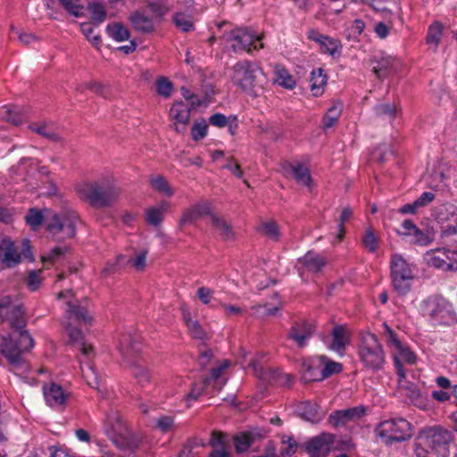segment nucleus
I'll return each instance as SVG.
<instances>
[{
	"label": "nucleus",
	"instance_id": "f257e3e1",
	"mask_svg": "<svg viewBox=\"0 0 457 457\" xmlns=\"http://www.w3.org/2000/svg\"><path fill=\"white\" fill-rule=\"evenodd\" d=\"M24 316H11L10 326L12 331L1 338L0 353L14 370H23L26 361L23 353L29 352L35 345L30 333L26 329Z\"/></svg>",
	"mask_w": 457,
	"mask_h": 457
},
{
	"label": "nucleus",
	"instance_id": "f03ea898",
	"mask_svg": "<svg viewBox=\"0 0 457 457\" xmlns=\"http://www.w3.org/2000/svg\"><path fill=\"white\" fill-rule=\"evenodd\" d=\"M76 191L80 199L87 200L92 206L98 208L110 206L120 194V189L110 178L79 184Z\"/></svg>",
	"mask_w": 457,
	"mask_h": 457
},
{
	"label": "nucleus",
	"instance_id": "7ed1b4c3",
	"mask_svg": "<svg viewBox=\"0 0 457 457\" xmlns=\"http://www.w3.org/2000/svg\"><path fill=\"white\" fill-rule=\"evenodd\" d=\"M78 214L71 210H62L46 217V231L51 240L64 242L73 238L77 233Z\"/></svg>",
	"mask_w": 457,
	"mask_h": 457
},
{
	"label": "nucleus",
	"instance_id": "20e7f679",
	"mask_svg": "<svg viewBox=\"0 0 457 457\" xmlns=\"http://www.w3.org/2000/svg\"><path fill=\"white\" fill-rule=\"evenodd\" d=\"M104 432L112 444L120 450L135 453L140 445V439L131 433L122 420L116 415H109L104 423Z\"/></svg>",
	"mask_w": 457,
	"mask_h": 457
},
{
	"label": "nucleus",
	"instance_id": "39448f33",
	"mask_svg": "<svg viewBox=\"0 0 457 457\" xmlns=\"http://www.w3.org/2000/svg\"><path fill=\"white\" fill-rule=\"evenodd\" d=\"M358 354L363 366L373 372L382 370L386 356L381 344L375 334H361Z\"/></svg>",
	"mask_w": 457,
	"mask_h": 457
},
{
	"label": "nucleus",
	"instance_id": "423d86ee",
	"mask_svg": "<svg viewBox=\"0 0 457 457\" xmlns=\"http://www.w3.org/2000/svg\"><path fill=\"white\" fill-rule=\"evenodd\" d=\"M258 74H263V72L257 62L248 60L239 61L233 66L232 81L247 95L256 96V89L262 88L259 83Z\"/></svg>",
	"mask_w": 457,
	"mask_h": 457
},
{
	"label": "nucleus",
	"instance_id": "0eeeda50",
	"mask_svg": "<svg viewBox=\"0 0 457 457\" xmlns=\"http://www.w3.org/2000/svg\"><path fill=\"white\" fill-rule=\"evenodd\" d=\"M417 440L427 446L436 457H448L449 445L453 440V433L440 426L425 428L419 432Z\"/></svg>",
	"mask_w": 457,
	"mask_h": 457
},
{
	"label": "nucleus",
	"instance_id": "6e6552de",
	"mask_svg": "<svg viewBox=\"0 0 457 457\" xmlns=\"http://www.w3.org/2000/svg\"><path fill=\"white\" fill-rule=\"evenodd\" d=\"M413 426L403 418L384 420L376 429L378 436L387 445L401 443L412 436Z\"/></svg>",
	"mask_w": 457,
	"mask_h": 457
},
{
	"label": "nucleus",
	"instance_id": "1a4fd4ad",
	"mask_svg": "<svg viewBox=\"0 0 457 457\" xmlns=\"http://www.w3.org/2000/svg\"><path fill=\"white\" fill-rule=\"evenodd\" d=\"M390 277L394 289L401 295L411 290L410 281L414 276L410 264L400 253H393L390 261Z\"/></svg>",
	"mask_w": 457,
	"mask_h": 457
},
{
	"label": "nucleus",
	"instance_id": "9d476101",
	"mask_svg": "<svg viewBox=\"0 0 457 457\" xmlns=\"http://www.w3.org/2000/svg\"><path fill=\"white\" fill-rule=\"evenodd\" d=\"M223 38L231 43L230 47L235 53L239 51H245L247 53L252 52V48L258 50L263 46H260L255 43L262 40L253 30L248 29L236 28L228 32L223 34Z\"/></svg>",
	"mask_w": 457,
	"mask_h": 457
},
{
	"label": "nucleus",
	"instance_id": "9b49d317",
	"mask_svg": "<svg viewBox=\"0 0 457 457\" xmlns=\"http://www.w3.org/2000/svg\"><path fill=\"white\" fill-rule=\"evenodd\" d=\"M266 436V430L262 428L253 427L245 431H240L233 436L235 451L238 454L249 450L258 451L253 448L255 444L261 443Z\"/></svg>",
	"mask_w": 457,
	"mask_h": 457
},
{
	"label": "nucleus",
	"instance_id": "f8f14e48",
	"mask_svg": "<svg viewBox=\"0 0 457 457\" xmlns=\"http://www.w3.org/2000/svg\"><path fill=\"white\" fill-rule=\"evenodd\" d=\"M432 216L438 223H448L442 228V236L450 237L457 234V206L444 204L432 210Z\"/></svg>",
	"mask_w": 457,
	"mask_h": 457
},
{
	"label": "nucleus",
	"instance_id": "ddd939ff",
	"mask_svg": "<svg viewBox=\"0 0 457 457\" xmlns=\"http://www.w3.org/2000/svg\"><path fill=\"white\" fill-rule=\"evenodd\" d=\"M336 436L329 432H322L310 438L304 446L309 457H328L332 450Z\"/></svg>",
	"mask_w": 457,
	"mask_h": 457
},
{
	"label": "nucleus",
	"instance_id": "4468645a",
	"mask_svg": "<svg viewBox=\"0 0 457 457\" xmlns=\"http://www.w3.org/2000/svg\"><path fill=\"white\" fill-rule=\"evenodd\" d=\"M333 327L330 330L331 343L328 345L329 350L345 355V348L351 342L352 330L346 324H337L332 321Z\"/></svg>",
	"mask_w": 457,
	"mask_h": 457
},
{
	"label": "nucleus",
	"instance_id": "2eb2a0df",
	"mask_svg": "<svg viewBox=\"0 0 457 457\" xmlns=\"http://www.w3.org/2000/svg\"><path fill=\"white\" fill-rule=\"evenodd\" d=\"M316 331V323L311 320H301L295 321L288 333V338L295 341L299 348L307 345L308 340Z\"/></svg>",
	"mask_w": 457,
	"mask_h": 457
},
{
	"label": "nucleus",
	"instance_id": "dca6fc26",
	"mask_svg": "<svg viewBox=\"0 0 457 457\" xmlns=\"http://www.w3.org/2000/svg\"><path fill=\"white\" fill-rule=\"evenodd\" d=\"M94 316H63L61 324L68 334L71 343H77L83 340L81 327L83 324H91Z\"/></svg>",
	"mask_w": 457,
	"mask_h": 457
},
{
	"label": "nucleus",
	"instance_id": "f3484780",
	"mask_svg": "<svg viewBox=\"0 0 457 457\" xmlns=\"http://www.w3.org/2000/svg\"><path fill=\"white\" fill-rule=\"evenodd\" d=\"M365 412L366 409L363 406L337 410L329 414L328 422L334 428L343 427L350 421H354L361 418Z\"/></svg>",
	"mask_w": 457,
	"mask_h": 457
},
{
	"label": "nucleus",
	"instance_id": "a211bd4d",
	"mask_svg": "<svg viewBox=\"0 0 457 457\" xmlns=\"http://www.w3.org/2000/svg\"><path fill=\"white\" fill-rule=\"evenodd\" d=\"M371 62L374 64L372 68L373 72L380 79L396 73L401 66L400 60L390 55L382 56L379 59L373 58Z\"/></svg>",
	"mask_w": 457,
	"mask_h": 457
},
{
	"label": "nucleus",
	"instance_id": "6ab92c4d",
	"mask_svg": "<svg viewBox=\"0 0 457 457\" xmlns=\"http://www.w3.org/2000/svg\"><path fill=\"white\" fill-rule=\"evenodd\" d=\"M248 365L253 368L255 375L268 381L269 383H277L279 378H285L283 382L284 386H290L293 381V377L289 374H283L279 370H265L255 359H251Z\"/></svg>",
	"mask_w": 457,
	"mask_h": 457
},
{
	"label": "nucleus",
	"instance_id": "aec40b11",
	"mask_svg": "<svg viewBox=\"0 0 457 457\" xmlns=\"http://www.w3.org/2000/svg\"><path fill=\"white\" fill-rule=\"evenodd\" d=\"M211 214H212V212L210 203L208 201L198 202L184 211L179 220V227L182 228L186 224L194 223L203 216L211 217Z\"/></svg>",
	"mask_w": 457,
	"mask_h": 457
},
{
	"label": "nucleus",
	"instance_id": "412c9836",
	"mask_svg": "<svg viewBox=\"0 0 457 457\" xmlns=\"http://www.w3.org/2000/svg\"><path fill=\"white\" fill-rule=\"evenodd\" d=\"M422 311L427 314H454L452 304L440 295H432L423 300Z\"/></svg>",
	"mask_w": 457,
	"mask_h": 457
},
{
	"label": "nucleus",
	"instance_id": "4be33fe9",
	"mask_svg": "<svg viewBox=\"0 0 457 457\" xmlns=\"http://www.w3.org/2000/svg\"><path fill=\"white\" fill-rule=\"evenodd\" d=\"M320 405L311 401H303L297 404L295 414L302 420L312 424L319 423L323 415L320 414Z\"/></svg>",
	"mask_w": 457,
	"mask_h": 457
},
{
	"label": "nucleus",
	"instance_id": "5701e85b",
	"mask_svg": "<svg viewBox=\"0 0 457 457\" xmlns=\"http://www.w3.org/2000/svg\"><path fill=\"white\" fill-rule=\"evenodd\" d=\"M4 246L0 260L1 269H12L21 262V255L17 251L14 243L10 240H3Z\"/></svg>",
	"mask_w": 457,
	"mask_h": 457
},
{
	"label": "nucleus",
	"instance_id": "b1692460",
	"mask_svg": "<svg viewBox=\"0 0 457 457\" xmlns=\"http://www.w3.org/2000/svg\"><path fill=\"white\" fill-rule=\"evenodd\" d=\"M129 21L137 32L148 34L154 29L153 18L139 10L132 12L129 16Z\"/></svg>",
	"mask_w": 457,
	"mask_h": 457
},
{
	"label": "nucleus",
	"instance_id": "393cba45",
	"mask_svg": "<svg viewBox=\"0 0 457 457\" xmlns=\"http://www.w3.org/2000/svg\"><path fill=\"white\" fill-rule=\"evenodd\" d=\"M43 393L46 402L52 407L64 404L68 396V395L64 393L62 387L56 383H51L48 386H44Z\"/></svg>",
	"mask_w": 457,
	"mask_h": 457
},
{
	"label": "nucleus",
	"instance_id": "a878e982",
	"mask_svg": "<svg viewBox=\"0 0 457 457\" xmlns=\"http://www.w3.org/2000/svg\"><path fill=\"white\" fill-rule=\"evenodd\" d=\"M142 349L140 337L130 332L124 333L119 344L120 353L126 357L129 353H138Z\"/></svg>",
	"mask_w": 457,
	"mask_h": 457
},
{
	"label": "nucleus",
	"instance_id": "bb28decb",
	"mask_svg": "<svg viewBox=\"0 0 457 457\" xmlns=\"http://www.w3.org/2000/svg\"><path fill=\"white\" fill-rule=\"evenodd\" d=\"M308 271L318 273L327 265V260L314 252L309 251L298 259Z\"/></svg>",
	"mask_w": 457,
	"mask_h": 457
},
{
	"label": "nucleus",
	"instance_id": "cd10ccee",
	"mask_svg": "<svg viewBox=\"0 0 457 457\" xmlns=\"http://www.w3.org/2000/svg\"><path fill=\"white\" fill-rule=\"evenodd\" d=\"M395 232L402 237H412V243L420 246H427L435 240V231L433 228L422 230L418 228L415 232H401L396 229Z\"/></svg>",
	"mask_w": 457,
	"mask_h": 457
},
{
	"label": "nucleus",
	"instance_id": "c85d7f7f",
	"mask_svg": "<svg viewBox=\"0 0 457 457\" xmlns=\"http://www.w3.org/2000/svg\"><path fill=\"white\" fill-rule=\"evenodd\" d=\"M191 108L183 101H177L170 110V115L176 123L188 124L190 120Z\"/></svg>",
	"mask_w": 457,
	"mask_h": 457
},
{
	"label": "nucleus",
	"instance_id": "c756f323",
	"mask_svg": "<svg viewBox=\"0 0 457 457\" xmlns=\"http://www.w3.org/2000/svg\"><path fill=\"white\" fill-rule=\"evenodd\" d=\"M328 77L322 68L312 70L310 77L311 90L314 96L323 93V87L327 84Z\"/></svg>",
	"mask_w": 457,
	"mask_h": 457
},
{
	"label": "nucleus",
	"instance_id": "7c9ffc66",
	"mask_svg": "<svg viewBox=\"0 0 457 457\" xmlns=\"http://www.w3.org/2000/svg\"><path fill=\"white\" fill-rule=\"evenodd\" d=\"M273 82L286 89H293L296 85L293 76L280 65L275 66Z\"/></svg>",
	"mask_w": 457,
	"mask_h": 457
},
{
	"label": "nucleus",
	"instance_id": "2f4dec72",
	"mask_svg": "<svg viewBox=\"0 0 457 457\" xmlns=\"http://www.w3.org/2000/svg\"><path fill=\"white\" fill-rule=\"evenodd\" d=\"M106 34L116 42H123L129 38L130 31L121 22L108 23L105 28Z\"/></svg>",
	"mask_w": 457,
	"mask_h": 457
},
{
	"label": "nucleus",
	"instance_id": "473e14b6",
	"mask_svg": "<svg viewBox=\"0 0 457 457\" xmlns=\"http://www.w3.org/2000/svg\"><path fill=\"white\" fill-rule=\"evenodd\" d=\"M4 118L15 126L21 125L28 119L27 111L18 105L6 107Z\"/></svg>",
	"mask_w": 457,
	"mask_h": 457
},
{
	"label": "nucleus",
	"instance_id": "72a5a7b5",
	"mask_svg": "<svg viewBox=\"0 0 457 457\" xmlns=\"http://www.w3.org/2000/svg\"><path fill=\"white\" fill-rule=\"evenodd\" d=\"M425 260L428 266L434 267L444 271H447L443 249H433L428 251L425 254Z\"/></svg>",
	"mask_w": 457,
	"mask_h": 457
},
{
	"label": "nucleus",
	"instance_id": "f704fd0d",
	"mask_svg": "<svg viewBox=\"0 0 457 457\" xmlns=\"http://www.w3.org/2000/svg\"><path fill=\"white\" fill-rule=\"evenodd\" d=\"M212 225L219 231L221 239L229 240L234 238V231L231 226L221 217L211 214Z\"/></svg>",
	"mask_w": 457,
	"mask_h": 457
},
{
	"label": "nucleus",
	"instance_id": "c9c22d12",
	"mask_svg": "<svg viewBox=\"0 0 457 457\" xmlns=\"http://www.w3.org/2000/svg\"><path fill=\"white\" fill-rule=\"evenodd\" d=\"M320 359L324 363V368L320 370V379H322V381L334 374H339L342 372V363L331 361L325 355H321Z\"/></svg>",
	"mask_w": 457,
	"mask_h": 457
},
{
	"label": "nucleus",
	"instance_id": "e433bc0d",
	"mask_svg": "<svg viewBox=\"0 0 457 457\" xmlns=\"http://www.w3.org/2000/svg\"><path fill=\"white\" fill-rule=\"evenodd\" d=\"M132 376L137 379V384L144 386L152 378L151 370L139 362H132L130 365Z\"/></svg>",
	"mask_w": 457,
	"mask_h": 457
},
{
	"label": "nucleus",
	"instance_id": "4c0bfd02",
	"mask_svg": "<svg viewBox=\"0 0 457 457\" xmlns=\"http://www.w3.org/2000/svg\"><path fill=\"white\" fill-rule=\"evenodd\" d=\"M342 44L338 39L327 36V40H323L320 45V50L322 54H328L333 57L340 56L342 53Z\"/></svg>",
	"mask_w": 457,
	"mask_h": 457
},
{
	"label": "nucleus",
	"instance_id": "58836bf2",
	"mask_svg": "<svg viewBox=\"0 0 457 457\" xmlns=\"http://www.w3.org/2000/svg\"><path fill=\"white\" fill-rule=\"evenodd\" d=\"M87 10L91 14L92 22L96 26L100 25L106 20L107 12L103 4L99 2L89 3L87 4Z\"/></svg>",
	"mask_w": 457,
	"mask_h": 457
},
{
	"label": "nucleus",
	"instance_id": "ea45409f",
	"mask_svg": "<svg viewBox=\"0 0 457 457\" xmlns=\"http://www.w3.org/2000/svg\"><path fill=\"white\" fill-rule=\"evenodd\" d=\"M341 113V106L340 104H334L330 108L328 109L327 112L322 118V129L323 130H327L338 121V118Z\"/></svg>",
	"mask_w": 457,
	"mask_h": 457
},
{
	"label": "nucleus",
	"instance_id": "a19ab883",
	"mask_svg": "<svg viewBox=\"0 0 457 457\" xmlns=\"http://www.w3.org/2000/svg\"><path fill=\"white\" fill-rule=\"evenodd\" d=\"M443 29H444V27L441 22H439V21L433 22L428 27V34H427V38H426L427 44L429 46H434L435 48H436L440 42L441 36L443 34Z\"/></svg>",
	"mask_w": 457,
	"mask_h": 457
},
{
	"label": "nucleus",
	"instance_id": "79ce46f5",
	"mask_svg": "<svg viewBox=\"0 0 457 457\" xmlns=\"http://www.w3.org/2000/svg\"><path fill=\"white\" fill-rule=\"evenodd\" d=\"M320 370L319 367H314L307 362L303 363L301 380L304 384H308L314 381H322V379H320Z\"/></svg>",
	"mask_w": 457,
	"mask_h": 457
},
{
	"label": "nucleus",
	"instance_id": "37998d69",
	"mask_svg": "<svg viewBox=\"0 0 457 457\" xmlns=\"http://www.w3.org/2000/svg\"><path fill=\"white\" fill-rule=\"evenodd\" d=\"M293 176L297 183L302 184L306 187H310L312 179L310 174L309 170L303 166L302 163H298L294 166L292 169Z\"/></svg>",
	"mask_w": 457,
	"mask_h": 457
},
{
	"label": "nucleus",
	"instance_id": "c03bdc74",
	"mask_svg": "<svg viewBox=\"0 0 457 457\" xmlns=\"http://www.w3.org/2000/svg\"><path fill=\"white\" fill-rule=\"evenodd\" d=\"M186 325L187 326L191 336L195 339L204 340L206 333L203 329L199 321L193 316H183Z\"/></svg>",
	"mask_w": 457,
	"mask_h": 457
},
{
	"label": "nucleus",
	"instance_id": "a18cd8bd",
	"mask_svg": "<svg viewBox=\"0 0 457 457\" xmlns=\"http://www.w3.org/2000/svg\"><path fill=\"white\" fill-rule=\"evenodd\" d=\"M172 20L176 27L183 32H190L195 29L191 17L184 12H176Z\"/></svg>",
	"mask_w": 457,
	"mask_h": 457
},
{
	"label": "nucleus",
	"instance_id": "49530a36",
	"mask_svg": "<svg viewBox=\"0 0 457 457\" xmlns=\"http://www.w3.org/2000/svg\"><path fill=\"white\" fill-rule=\"evenodd\" d=\"M12 307L11 314H24L25 311L20 303L13 304L12 299L10 295H0V312L4 311L8 312L9 308Z\"/></svg>",
	"mask_w": 457,
	"mask_h": 457
},
{
	"label": "nucleus",
	"instance_id": "de8ad7c7",
	"mask_svg": "<svg viewBox=\"0 0 457 457\" xmlns=\"http://www.w3.org/2000/svg\"><path fill=\"white\" fill-rule=\"evenodd\" d=\"M26 223L29 224L34 230L37 229L44 221V217L41 211L37 208H30L25 216Z\"/></svg>",
	"mask_w": 457,
	"mask_h": 457
},
{
	"label": "nucleus",
	"instance_id": "09e8293b",
	"mask_svg": "<svg viewBox=\"0 0 457 457\" xmlns=\"http://www.w3.org/2000/svg\"><path fill=\"white\" fill-rule=\"evenodd\" d=\"M362 244L364 247L370 253H375L378 248V238L375 235L372 228H366L363 237Z\"/></svg>",
	"mask_w": 457,
	"mask_h": 457
},
{
	"label": "nucleus",
	"instance_id": "8fccbe9b",
	"mask_svg": "<svg viewBox=\"0 0 457 457\" xmlns=\"http://www.w3.org/2000/svg\"><path fill=\"white\" fill-rule=\"evenodd\" d=\"M374 110L378 116L388 118L390 120L395 119L397 112L396 106L389 103L377 104Z\"/></svg>",
	"mask_w": 457,
	"mask_h": 457
},
{
	"label": "nucleus",
	"instance_id": "3c124183",
	"mask_svg": "<svg viewBox=\"0 0 457 457\" xmlns=\"http://www.w3.org/2000/svg\"><path fill=\"white\" fill-rule=\"evenodd\" d=\"M208 125L204 119L201 121H195L191 129V137L194 141H200L207 135Z\"/></svg>",
	"mask_w": 457,
	"mask_h": 457
},
{
	"label": "nucleus",
	"instance_id": "603ef678",
	"mask_svg": "<svg viewBox=\"0 0 457 457\" xmlns=\"http://www.w3.org/2000/svg\"><path fill=\"white\" fill-rule=\"evenodd\" d=\"M258 230L267 237L272 240H278L280 233L278 225L274 221H267L262 223Z\"/></svg>",
	"mask_w": 457,
	"mask_h": 457
},
{
	"label": "nucleus",
	"instance_id": "864d4df0",
	"mask_svg": "<svg viewBox=\"0 0 457 457\" xmlns=\"http://www.w3.org/2000/svg\"><path fill=\"white\" fill-rule=\"evenodd\" d=\"M151 186L153 188H154L158 192L163 193L167 196H171L173 195L172 189L170 188L163 176L159 175L152 179Z\"/></svg>",
	"mask_w": 457,
	"mask_h": 457
},
{
	"label": "nucleus",
	"instance_id": "5fc2aeb1",
	"mask_svg": "<svg viewBox=\"0 0 457 457\" xmlns=\"http://www.w3.org/2000/svg\"><path fill=\"white\" fill-rule=\"evenodd\" d=\"M173 90V84L167 78L162 77L156 80V91L163 96L169 97Z\"/></svg>",
	"mask_w": 457,
	"mask_h": 457
},
{
	"label": "nucleus",
	"instance_id": "6e6d98bb",
	"mask_svg": "<svg viewBox=\"0 0 457 457\" xmlns=\"http://www.w3.org/2000/svg\"><path fill=\"white\" fill-rule=\"evenodd\" d=\"M146 6L154 17L158 18L159 20H162L168 12V7L162 2L151 1L147 3Z\"/></svg>",
	"mask_w": 457,
	"mask_h": 457
},
{
	"label": "nucleus",
	"instance_id": "4d7b16f0",
	"mask_svg": "<svg viewBox=\"0 0 457 457\" xmlns=\"http://www.w3.org/2000/svg\"><path fill=\"white\" fill-rule=\"evenodd\" d=\"M59 2L65 11L74 17L79 18L83 16V12L79 11L82 6L78 4L79 0H59Z\"/></svg>",
	"mask_w": 457,
	"mask_h": 457
},
{
	"label": "nucleus",
	"instance_id": "13d9d810",
	"mask_svg": "<svg viewBox=\"0 0 457 457\" xmlns=\"http://www.w3.org/2000/svg\"><path fill=\"white\" fill-rule=\"evenodd\" d=\"M30 129L33 131H35L36 133L41 135L42 137H44L51 141L56 142L60 139V137L58 136V134L55 133L53 129H50L49 128H47L46 125H39V126L32 125V126H30Z\"/></svg>",
	"mask_w": 457,
	"mask_h": 457
},
{
	"label": "nucleus",
	"instance_id": "bf43d9fd",
	"mask_svg": "<svg viewBox=\"0 0 457 457\" xmlns=\"http://www.w3.org/2000/svg\"><path fill=\"white\" fill-rule=\"evenodd\" d=\"M351 215H352V210L350 209V207H345L343 209L341 216H340L339 223L337 224L338 234L336 237V240L337 243L341 242L344 237V234L345 232L344 224L346 220H349Z\"/></svg>",
	"mask_w": 457,
	"mask_h": 457
},
{
	"label": "nucleus",
	"instance_id": "052dcab7",
	"mask_svg": "<svg viewBox=\"0 0 457 457\" xmlns=\"http://www.w3.org/2000/svg\"><path fill=\"white\" fill-rule=\"evenodd\" d=\"M145 220L152 226H159L162 221V211L154 207L149 208L145 212Z\"/></svg>",
	"mask_w": 457,
	"mask_h": 457
},
{
	"label": "nucleus",
	"instance_id": "680f3d73",
	"mask_svg": "<svg viewBox=\"0 0 457 457\" xmlns=\"http://www.w3.org/2000/svg\"><path fill=\"white\" fill-rule=\"evenodd\" d=\"M406 391L408 397L418 407H421L422 395L419 386L415 383H409L406 386Z\"/></svg>",
	"mask_w": 457,
	"mask_h": 457
},
{
	"label": "nucleus",
	"instance_id": "e2e57ef3",
	"mask_svg": "<svg viewBox=\"0 0 457 457\" xmlns=\"http://www.w3.org/2000/svg\"><path fill=\"white\" fill-rule=\"evenodd\" d=\"M71 246L68 245H57L52 248L48 254L47 259L54 262L58 261L61 257L64 256L66 253H70Z\"/></svg>",
	"mask_w": 457,
	"mask_h": 457
},
{
	"label": "nucleus",
	"instance_id": "0e129e2a",
	"mask_svg": "<svg viewBox=\"0 0 457 457\" xmlns=\"http://www.w3.org/2000/svg\"><path fill=\"white\" fill-rule=\"evenodd\" d=\"M447 271H457V250L444 248Z\"/></svg>",
	"mask_w": 457,
	"mask_h": 457
},
{
	"label": "nucleus",
	"instance_id": "69168bd1",
	"mask_svg": "<svg viewBox=\"0 0 457 457\" xmlns=\"http://www.w3.org/2000/svg\"><path fill=\"white\" fill-rule=\"evenodd\" d=\"M230 116H226L223 113L216 112L210 116L209 122L211 125L217 128H225L229 123Z\"/></svg>",
	"mask_w": 457,
	"mask_h": 457
},
{
	"label": "nucleus",
	"instance_id": "338daca9",
	"mask_svg": "<svg viewBox=\"0 0 457 457\" xmlns=\"http://www.w3.org/2000/svg\"><path fill=\"white\" fill-rule=\"evenodd\" d=\"M40 270H30L28 275L27 286L31 291H36L38 289L39 285L41 283V279L39 278Z\"/></svg>",
	"mask_w": 457,
	"mask_h": 457
},
{
	"label": "nucleus",
	"instance_id": "774afa93",
	"mask_svg": "<svg viewBox=\"0 0 457 457\" xmlns=\"http://www.w3.org/2000/svg\"><path fill=\"white\" fill-rule=\"evenodd\" d=\"M196 295L204 304H209L213 299V290L206 287H201L197 289Z\"/></svg>",
	"mask_w": 457,
	"mask_h": 457
}]
</instances>
